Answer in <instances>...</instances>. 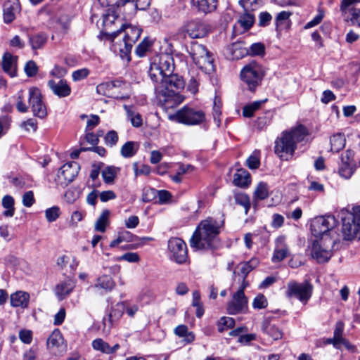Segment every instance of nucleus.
Instances as JSON below:
<instances>
[{"label":"nucleus","mask_w":360,"mask_h":360,"mask_svg":"<svg viewBox=\"0 0 360 360\" xmlns=\"http://www.w3.org/2000/svg\"><path fill=\"white\" fill-rule=\"evenodd\" d=\"M134 143L133 141H127L121 148V155L126 158H131L134 155Z\"/></svg>","instance_id":"obj_56"},{"label":"nucleus","mask_w":360,"mask_h":360,"mask_svg":"<svg viewBox=\"0 0 360 360\" xmlns=\"http://www.w3.org/2000/svg\"><path fill=\"white\" fill-rule=\"evenodd\" d=\"M236 204L243 206L245 209V213L247 214L250 207V200L249 196L244 193H238L234 195Z\"/></svg>","instance_id":"obj_47"},{"label":"nucleus","mask_w":360,"mask_h":360,"mask_svg":"<svg viewBox=\"0 0 360 360\" xmlns=\"http://www.w3.org/2000/svg\"><path fill=\"white\" fill-rule=\"evenodd\" d=\"M19 338L25 344H30L32 341V332L30 330H21L19 332Z\"/></svg>","instance_id":"obj_61"},{"label":"nucleus","mask_w":360,"mask_h":360,"mask_svg":"<svg viewBox=\"0 0 360 360\" xmlns=\"http://www.w3.org/2000/svg\"><path fill=\"white\" fill-rule=\"evenodd\" d=\"M322 243L323 241L315 240L312 245L311 256L319 263H324L330 259L332 256L331 248L335 244V240L330 238L327 247H324Z\"/></svg>","instance_id":"obj_14"},{"label":"nucleus","mask_w":360,"mask_h":360,"mask_svg":"<svg viewBox=\"0 0 360 360\" xmlns=\"http://www.w3.org/2000/svg\"><path fill=\"white\" fill-rule=\"evenodd\" d=\"M125 310L129 316H134V312L132 307L129 306L127 302H122L116 304L112 308L109 314V321L113 322L118 320L122 316Z\"/></svg>","instance_id":"obj_19"},{"label":"nucleus","mask_w":360,"mask_h":360,"mask_svg":"<svg viewBox=\"0 0 360 360\" xmlns=\"http://www.w3.org/2000/svg\"><path fill=\"white\" fill-rule=\"evenodd\" d=\"M261 330L264 333L268 335L274 340H278L283 338V333L281 328L278 326L271 323L268 319H265L262 321Z\"/></svg>","instance_id":"obj_24"},{"label":"nucleus","mask_w":360,"mask_h":360,"mask_svg":"<svg viewBox=\"0 0 360 360\" xmlns=\"http://www.w3.org/2000/svg\"><path fill=\"white\" fill-rule=\"evenodd\" d=\"M60 214V209L57 206H53L45 210V217L49 222L55 221Z\"/></svg>","instance_id":"obj_54"},{"label":"nucleus","mask_w":360,"mask_h":360,"mask_svg":"<svg viewBox=\"0 0 360 360\" xmlns=\"http://www.w3.org/2000/svg\"><path fill=\"white\" fill-rule=\"evenodd\" d=\"M148 74L153 82L159 84L157 86H164L166 84L165 79L167 76L155 63H150Z\"/></svg>","instance_id":"obj_27"},{"label":"nucleus","mask_w":360,"mask_h":360,"mask_svg":"<svg viewBox=\"0 0 360 360\" xmlns=\"http://www.w3.org/2000/svg\"><path fill=\"white\" fill-rule=\"evenodd\" d=\"M39 348L37 345H32L26 349L22 354V360H36L38 356Z\"/></svg>","instance_id":"obj_57"},{"label":"nucleus","mask_w":360,"mask_h":360,"mask_svg":"<svg viewBox=\"0 0 360 360\" xmlns=\"http://www.w3.org/2000/svg\"><path fill=\"white\" fill-rule=\"evenodd\" d=\"M89 74V70L87 68H82L75 70L72 72V79L75 82L82 80L86 78Z\"/></svg>","instance_id":"obj_62"},{"label":"nucleus","mask_w":360,"mask_h":360,"mask_svg":"<svg viewBox=\"0 0 360 360\" xmlns=\"http://www.w3.org/2000/svg\"><path fill=\"white\" fill-rule=\"evenodd\" d=\"M168 117L171 120L186 125H198L206 120V115L203 110L188 105L184 106L174 114H169Z\"/></svg>","instance_id":"obj_6"},{"label":"nucleus","mask_w":360,"mask_h":360,"mask_svg":"<svg viewBox=\"0 0 360 360\" xmlns=\"http://www.w3.org/2000/svg\"><path fill=\"white\" fill-rule=\"evenodd\" d=\"M134 240V235L126 230L119 232L118 237L110 242V247L115 248L123 242H131Z\"/></svg>","instance_id":"obj_42"},{"label":"nucleus","mask_w":360,"mask_h":360,"mask_svg":"<svg viewBox=\"0 0 360 360\" xmlns=\"http://www.w3.org/2000/svg\"><path fill=\"white\" fill-rule=\"evenodd\" d=\"M48 86L55 95L60 98L69 96L71 92L70 86L64 79H59L58 81L51 79L48 82Z\"/></svg>","instance_id":"obj_21"},{"label":"nucleus","mask_w":360,"mask_h":360,"mask_svg":"<svg viewBox=\"0 0 360 360\" xmlns=\"http://www.w3.org/2000/svg\"><path fill=\"white\" fill-rule=\"evenodd\" d=\"M235 325V320L231 317L224 316L221 317L217 324L218 330L221 333L232 328Z\"/></svg>","instance_id":"obj_51"},{"label":"nucleus","mask_w":360,"mask_h":360,"mask_svg":"<svg viewBox=\"0 0 360 360\" xmlns=\"http://www.w3.org/2000/svg\"><path fill=\"white\" fill-rule=\"evenodd\" d=\"M35 202L34 193L32 191L25 192L22 195V204L25 207H30Z\"/></svg>","instance_id":"obj_63"},{"label":"nucleus","mask_w":360,"mask_h":360,"mask_svg":"<svg viewBox=\"0 0 360 360\" xmlns=\"http://www.w3.org/2000/svg\"><path fill=\"white\" fill-rule=\"evenodd\" d=\"M47 347L53 353L56 352V349L59 348L63 343V338L59 329H55L49 335L47 340Z\"/></svg>","instance_id":"obj_29"},{"label":"nucleus","mask_w":360,"mask_h":360,"mask_svg":"<svg viewBox=\"0 0 360 360\" xmlns=\"http://www.w3.org/2000/svg\"><path fill=\"white\" fill-rule=\"evenodd\" d=\"M168 251L170 259L177 264H185L188 259L186 244L179 238L169 240Z\"/></svg>","instance_id":"obj_10"},{"label":"nucleus","mask_w":360,"mask_h":360,"mask_svg":"<svg viewBox=\"0 0 360 360\" xmlns=\"http://www.w3.org/2000/svg\"><path fill=\"white\" fill-rule=\"evenodd\" d=\"M353 172V169L347 164H343L339 169L340 175L345 179L350 178Z\"/></svg>","instance_id":"obj_64"},{"label":"nucleus","mask_w":360,"mask_h":360,"mask_svg":"<svg viewBox=\"0 0 360 360\" xmlns=\"http://www.w3.org/2000/svg\"><path fill=\"white\" fill-rule=\"evenodd\" d=\"M248 49H249L248 55H250V56H263L265 54V46L261 42L252 44Z\"/></svg>","instance_id":"obj_53"},{"label":"nucleus","mask_w":360,"mask_h":360,"mask_svg":"<svg viewBox=\"0 0 360 360\" xmlns=\"http://www.w3.org/2000/svg\"><path fill=\"white\" fill-rule=\"evenodd\" d=\"M246 165L250 169H256L260 166V151L255 150L246 160Z\"/></svg>","instance_id":"obj_48"},{"label":"nucleus","mask_w":360,"mask_h":360,"mask_svg":"<svg viewBox=\"0 0 360 360\" xmlns=\"http://www.w3.org/2000/svg\"><path fill=\"white\" fill-rule=\"evenodd\" d=\"M228 56L232 60H238L249 54V49L240 41L235 42L226 49Z\"/></svg>","instance_id":"obj_23"},{"label":"nucleus","mask_w":360,"mask_h":360,"mask_svg":"<svg viewBox=\"0 0 360 360\" xmlns=\"http://www.w3.org/2000/svg\"><path fill=\"white\" fill-rule=\"evenodd\" d=\"M289 255V249L282 238L276 240V246L274 250L271 260L273 262H280Z\"/></svg>","instance_id":"obj_26"},{"label":"nucleus","mask_w":360,"mask_h":360,"mask_svg":"<svg viewBox=\"0 0 360 360\" xmlns=\"http://www.w3.org/2000/svg\"><path fill=\"white\" fill-rule=\"evenodd\" d=\"M291 14L290 12L288 11H281L278 13L276 17V27L278 32L289 28L290 22L289 18Z\"/></svg>","instance_id":"obj_37"},{"label":"nucleus","mask_w":360,"mask_h":360,"mask_svg":"<svg viewBox=\"0 0 360 360\" xmlns=\"http://www.w3.org/2000/svg\"><path fill=\"white\" fill-rule=\"evenodd\" d=\"M357 3L360 0H342L340 11L345 21L360 27V9L354 7Z\"/></svg>","instance_id":"obj_11"},{"label":"nucleus","mask_w":360,"mask_h":360,"mask_svg":"<svg viewBox=\"0 0 360 360\" xmlns=\"http://www.w3.org/2000/svg\"><path fill=\"white\" fill-rule=\"evenodd\" d=\"M115 285L112 278L108 275H103L98 278L96 283L92 286L98 293L103 295L111 291Z\"/></svg>","instance_id":"obj_20"},{"label":"nucleus","mask_w":360,"mask_h":360,"mask_svg":"<svg viewBox=\"0 0 360 360\" xmlns=\"http://www.w3.org/2000/svg\"><path fill=\"white\" fill-rule=\"evenodd\" d=\"M340 217L342 222V233L344 239H360V205L354 206L352 211L342 209Z\"/></svg>","instance_id":"obj_4"},{"label":"nucleus","mask_w":360,"mask_h":360,"mask_svg":"<svg viewBox=\"0 0 360 360\" xmlns=\"http://www.w3.org/2000/svg\"><path fill=\"white\" fill-rule=\"evenodd\" d=\"M28 102L34 116L43 119L47 115L46 108L42 101L41 94L38 88H30Z\"/></svg>","instance_id":"obj_12"},{"label":"nucleus","mask_w":360,"mask_h":360,"mask_svg":"<svg viewBox=\"0 0 360 360\" xmlns=\"http://www.w3.org/2000/svg\"><path fill=\"white\" fill-rule=\"evenodd\" d=\"M174 333L179 337L184 338V340L189 343L194 340L195 335L189 332L188 327L185 325H179L174 329Z\"/></svg>","instance_id":"obj_43"},{"label":"nucleus","mask_w":360,"mask_h":360,"mask_svg":"<svg viewBox=\"0 0 360 360\" xmlns=\"http://www.w3.org/2000/svg\"><path fill=\"white\" fill-rule=\"evenodd\" d=\"M110 211L109 210H103L95 222V231L104 233L106 227L110 224Z\"/></svg>","instance_id":"obj_33"},{"label":"nucleus","mask_w":360,"mask_h":360,"mask_svg":"<svg viewBox=\"0 0 360 360\" xmlns=\"http://www.w3.org/2000/svg\"><path fill=\"white\" fill-rule=\"evenodd\" d=\"M2 205L6 209L4 212L5 217H11L14 214V199L11 195H6L2 199Z\"/></svg>","instance_id":"obj_45"},{"label":"nucleus","mask_w":360,"mask_h":360,"mask_svg":"<svg viewBox=\"0 0 360 360\" xmlns=\"http://www.w3.org/2000/svg\"><path fill=\"white\" fill-rule=\"evenodd\" d=\"M221 101L219 98L215 96L213 102V118L214 122L219 127L221 123Z\"/></svg>","instance_id":"obj_50"},{"label":"nucleus","mask_w":360,"mask_h":360,"mask_svg":"<svg viewBox=\"0 0 360 360\" xmlns=\"http://www.w3.org/2000/svg\"><path fill=\"white\" fill-rule=\"evenodd\" d=\"M74 288V284L70 280L65 281L56 286L55 292L60 299H63L69 295Z\"/></svg>","instance_id":"obj_36"},{"label":"nucleus","mask_w":360,"mask_h":360,"mask_svg":"<svg viewBox=\"0 0 360 360\" xmlns=\"http://www.w3.org/2000/svg\"><path fill=\"white\" fill-rule=\"evenodd\" d=\"M118 172L119 169L114 166H108L105 167L101 172L104 181L107 184L112 183Z\"/></svg>","instance_id":"obj_44"},{"label":"nucleus","mask_w":360,"mask_h":360,"mask_svg":"<svg viewBox=\"0 0 360 360\" xmlns=\"http://www.w3.org/2000/svg\"><path fill=\"white\" fill-rule=\"evenodd\" d=\"M345 143L346 139L344 134L340 133L334 134L330 138L331 150L335 153H338L345 148Z\"/></svg>","instance_id":"obj_40"},{"label":"nucleus","mask_w":360,"mask_h":360,"mask_svg":"<svg viewBox=\"0 0 360 360\" xmlns=\"http://www.w3.org/2000/svg\"><path fill=\"white\" fill-rule=\"evenodd\" d=\"M25 72L28 77L34 76L38 71V67L33 60H29L25 65Z\"/></svg>","instance_id":"obj_59"},{"label":"nucleus","mask_w":360,"mask_h":360,"mask_svg":"<svg viewBox=\"0 0 360 360\" xmlns=\"http://www.w3.org/2000/svg\"><path fill=\"white\" fill-rule=\"evenodd\" d=\"M10 301L13 307L27 308L30 302V294L24 291H17L11 295Z\"/></svg>","instance_id":"obj_25"},{"label":"nucleus","mask_w":360,"mask_h":360,"mask_svg":"<svg viewBox=\"0 0 360 360\" xmlns=\"http://www.w3.org/2000/svg\"><path fill=\"white\" fill-rule=\"evenodd\" d=\"M120 9L114 6L107 8L103 14V25L112 39L129 26L123 23L120 17Z\"/></svg>","instance_id":"obj_5"},{"label":"nucleus","mask_w":360,"mask_h":360,"mask_svg":"<svg viewBox=\"0 0 360 360\" xmlns=\"http://www.w3.org/2000/svg\"><path fill=\"white\" fill-rule=\"evenodd\" d=\"M154 44V40L149 37H146L136 46V55L143 57L150 52Z\"/></svg>","instance_id":"obj_39"},{"label":"nucleus","mask_w":360,"mask_h":360,"mask_svg":"<svg viewBox=\"0 0 360 360\" xmlns=\"http://www.w3.org/2000/svg\"><path fill=\"white\" fill-rule=\"evenodd\" d=\"M20 4L18 0H8L4 7V20L10 23L14 20L15 15L20 11Z\"/></svg>","instance_id":"obj_18"},{"label":"nucleus","mask_w":360,"mask_h":360,"mask_svg":"<svg viewBox=\"0 0 360 360\" xmlns=\"http://www.w3.org/2000/svg\"><path fill=\"white\" fill-rule=\"evenodd\" d=\"M151 62L155 63L157 66H159V68L166 73L167 77L165 79V82L168 77L177 75L176 74H173L174 64L173 57L171 54L161 53L154 56Z\"/></svg>","instance_id":"obj_16"},{"label":"nucleus","mask_w":360,"mask_h":360,"mask_svg":"<svg viewBox=\"0 0 360 360\" xmlns=\"http://www.w3.org/2000/svg\"><path fill=\"white\" fill-rule=\"evenodd\" d=\"M195 64L206 73H210L214 70L212 55L209 51L207 55L202 56Z\"/></svg>","instance_id":"obj_32"},{"label":"nucleus","mask_w":360,"mask_h":360,"mask_svg":"<svg viewBox=\"0 0 360 360\" xmlns=\"http://www.w3.org/2000/svg\"><path fill=\"white\" fill-rule=\"evenodd\" d=\"M124 48L120 49L121 57L125 58L127 62L131 60L130 53L135 41L127 32L123 38Z\"/></svg>","instance_id":"obj_38"},{"label":"nucleus","mask_w":360,"mask_h":360,"mask_svg":"<svg viewBox=\"0 0 360 360\" xmlns=\"http://www.w3.org/2000/svg\"><path fill=\"white\" fill-rule=\"evenodd\" d=\"M155 296L153 290L149 288L142 289L139 295V302L142 304H148L154 300Z\"/></svg>","instance_id":"obj_46"},{"label":"nucleus","mask_w":360,"mask_h":360,"mask_svg":"<svg viewBox=\"0 0 360 360\" xmlns=\"http://www.w3.org/2000/svg\"><path fill=\"white\" fill-rule=\"evenodd\" d=\"M255 197L258 200H264L268 196L267 184L264 182L258 184L255 191Z\"/></svg>","instance_id":"obj_52"},{"label":"nucleus","mask_w":360,"mask_h":360,"mask_svg":"<svg viewBox=\"0 0 360 360\" xmlns=\"http://www.w3.org/2000/svg\"><path fill=\"white\" fill-rule=\"evenodd\" d=\"M307 129L300 125L290 131H283L275 141L274 152L283 160H290L297 148V143L304 140Z\"/></svg>","instance_id":"obj_3"},{"label":"nucleus","mask_w":360,"mask_h":360,"mask_svg":"<svg viewBox=\"0 0 360 360\" xmlns=\"http://www.w3.org/2000/svg\"><path fill=\"white\" fill-rule=\"evenodd\" d=\"M223 221L209 217L200 221L193 233L190 244L191 248L201 250H213L219 245V234Z\"/></svg>","instance_id":"obj_1"},{"label":"nucleus","mask_w":360,"mask_h":360,"mask_svg":"<svg viewBox=\"0 0 360 360\" xmlns=\"http://www.w3.org/2000/svg\"><path fill=\"white\" fill-rule=\"evenodd\" d=\"M184 31L192 39L202 38L207 34L206 25L198 20L188 22L184 27Z\"/></svg>","instance_id":"obj_17"},{"label":"nucleus","mask_w":360,"mask_h":360,"mask_svg":"<svg viewBox=\"0 0 360 360\" xmlns=\"http://www.w3.org/2000/svg\"><path fill=\"white\" fill-rule=\"evenodd\" d=\"M48 36L44 32L37 33L30 35L29 37V42L33 50L41 49L46 43Z\"/></svg>","instance_id":"obj_35"},{"label":"nucleus","mask_w":360,"mask_h":360,"mask_svg":"<svg viewBox=\"0 0 360 360\" xmlns=\"http://www.w3.org/2000/svg\"><path fill=\"white\" fill-rule=\"evenodd\" d=\"M188 51L195 63L198 60L202 58V56L207 55L208 50L204 45L198 44V42H193Z\"/></svg>","instance_id":"obj_34"},{"label":"nucleus","mask_w":360,"mask_h":360,"mask_svg":"<svg viewBox=\"0 0 360 360\" xmlns=\"http://www.w3.org/2000/svg\"><path fill=\"white\" fill-rule=\"evenodd\" d=\"M344 330V323L342 321H339L335 324V328L333 332V336L336 342H340L344 338H342V333Z\"/></svg>","instance_id":"obj_60"},{"label":"nucleus","mask_w":360,"mask_h":360,"mask_svg":"<svg viewBox=\"0 0 360 360\" xmlns=\"http://www.w3.org/2000/svg\"><path fill=\"white\" fill-rule=\"evenodd\" d=\"M184 80L179 75L168 77L164 86H155L157 105L167 112L178 106L184 100V97L179 94V90L184 89Z\"/></svg>","instance_id":"obj_2"},{"label":"nucleus","mask_w":360,"mask_h":360,"mask_svg":"<svg viewBox=\"0 0 360 360\" xmlns=\"http://www.w3.org/2000/svg\"><path fill=\"white\" fill-rule=\"evenodd\" d=\"M251 182L250 175L249 172L244 169H240L233 175V183L238 187H247Z\"/></svg>","instance_id":"obj_31"},{"label":"nucleus","mask_w":360,"mask_h":360,"mask_svg":"<svg viewBox=\"0 0 360 360\" xmlns=\"http://www.w3.org/2000/svg\"><path fill=\"white\" fill-rule=\"evenodd\" d=\"M79 168V164L76 162L64 164L60 168L57 175L60 184L67 186L71 183L77 176Z\"/></svg>","instance_id":"obj_15"},{"label":"nucleus","mask_w":360,"mask_h":360,"mask_svg":"<svg viewBox=\"0 0 360 360\" xmlns=\"http://www.w3.org/2000/svg\"><path fill=\"white\" fill-rule=\"evenodd\" d=\"M122 82L119 81H110L101 83L96 86V91L99 94L108 95L113 88L122 87Z\"/></svg>","instance_id":"obj_41"},{"label":"nucleus","mask_w":360,"mask_h":360,"mask_svg":"<svg viewBox=\"0 0 360 360\" xmlns=\"http://www.w3.org/2000/svg\"><path fill=\"white\" fill-rule=\"evenodd\" d=\"M245 286L240 287L233 295L231 300L227 306V311L230 314L245 313L248 309V299L244 293Z\"/></svg>","instance_id":"obj_13"},{"label":"nucleus","mask_w":360,"mask_h":360,"mask_svg":"<svg viewBox=\"0 0 360 360\" xmlns=\"http://www.w3.org/2000/svg\"><path fill=\"white\" fill-rule=\"evenodd\" d=\"M192 4L199 11L204 13H211L217 8V0H191Z\"/></svg>","instance_id":"obj_30"},{"label":"nucleus","mask_w":360,"mask_h":360,"mask_svg":"<svg viewBox=\"0 0 360 360\" xmlns=\"http://www.w3.org/2000/svg\"><path fill=\"white\" fill-rule=\"evenodd\" d=\"M17 56H13L8 52H6L3 56L2 68L11 77L17 75Z\"/></svg>","instance_id":"obj_22"},{"label":"nucleus","mask_w":360,"mask_h":360,"mask_svg":"<svg viewBox=\"0 0 360 360\" xmlns=\"http://www.w3.org/2000/svg\"><path fill=\"white\" fill-rule=\"evenodd\" d=\"M337 223L336 219L333 215L316 217L311 220L310 224L311 234L316 238L330 236Z\"/></svg>","instance_id":"obj_9"},{"label":"nucleus","mask_w":360,"mask_h":360,"mask_svg":"<svg viewBox=\"0 0 360 360\" xmlns=\"http://www.w3.org/2000/svg\"><path fill=\"white\" fill-rule=\"evenodd\" d=\"M264 75L262 66L256 61H252L242 69L240 77L250 91L259 85Z\"/></svg>","instance_id":"obj_8"},{"label":"nucleus","mask_w":360,"mask_h":360,"mask_svg":"<svg viewBox=\"0 0 360 360\" xmlns=\"http://www.w3.org/2000/svg\"><path fill=\"white\" fill-rule=\"evenodd\" d=\"M118 134L114 130L109 131L104 137V141L106 146L110 147L115 146L118 141Z\"/></svg>","instance_id":"obj_55"},{"label":"nucleus","mask_w":360,"mask_h":360,"mask_svg":"<svg viewBox=\"0 0 360 360\" xmlns=\"http://www.w3.org/2000/svg\"><path fill=\"white\" fill-rule=\"evenodd\" d=\"M92 347L95 350L100 351L106 354L115 353L120 347L119 344H115L112 347L105 342L101 338H97L92 342Z\"/></svg>","instance_id":"obj_28"},{"label":"nucleus","mask_w":360,"mask_h":360,"mask_svg":"<svg viewBox=\"0 0 360 360\" xmlns=\"http://www.w3.org/2000/svg\"><path fill=\"white\" fill-rule=\"evenodd\" d=\"M268 302L265 296L262 294L257 295L252 302V307L255 309H262L267 307Z\"/></svg>","instance_id":"obj_58"},{"label":"nucleus","mask_w":360,"mask_h":360,"mask_svg":"<svg viewBox=\"0 0 360 360\" xmlns=\"http://www.w3.org/2000/svg\"><path fill=\"white\" fill-rule=\"evenodd\" d=\"M255 22V18L252 14L244 13L238 20V23L244 29L245 31L250 30Z\"/></svg>","instance_id":"obj_49"},{"label":"nucleus","mask_w":360,"mask_h":360,"mask_svg":"<svg viewBox=\"0 0 360 360\" xmlns=\"http://www.w3.org/2000/svg\"><path fill=\"white\" fill-rule=\"evenodd\" d=\"M313 290L314 287L308 280L303 283L291 281L287 284L285 295L289 299L295 298L306 304L312 296Z\"/></svg>","instance_id":"obj_7"}]
</instances>
